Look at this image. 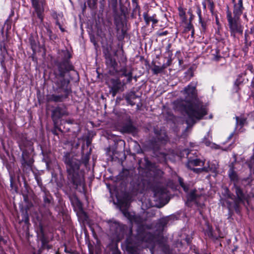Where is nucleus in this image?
<instances>
[{
    "instance_id": "1",
    "label": "nucleus",
    "mask_w": 254,
    "mask_h": 254,
    "mask_svg": "<svg viewBox=\"0 0 254 254\" xmlns=\"http://www.w3.org/2000/svg\"><path fill=\"white\" fill-rule=\"evenodd\" d=\"M72 54L68 50H62L61 58L55 62L53 89L55 93L49 98V101L54 102H63L72 92L71 80L78 82V72L71 61Z\"/></svg>"
},
{
    "instance_id": "2",
    "label": "nucleus",
    "mask_w": 254,
    "mask_h": 254,
    "mask_svg": "<svg viewBox=\"0 0 254 254\" xmlns=\"http://www.w3.org/2000/svg\"><path fill=\"white\" fill-rule=\"evenodd\" d=\"M185 101L178 103L177 106L184 111L188 116L186 124L190 126L194 125L196 120H201L208 114L206 105L198 99L195 84L190 82L184 88Z\"/></svg>"
},
{
    "instance_id": "3",
    "label": "nucleus",
    "mask_w": 254,
    "mask_h": 254,
    "mask_svg": "<svg viewBox=\"0 0 254 254\" xmlns=\"http://www.w3.org/2000/svg\"><path fill=\"white\" fill-rule=\"evenodd\" d=\"M89 153L82 156V161L74 157L68 152L64 153L63 161L65 165L66 173V184L70 188L77 190L84 182V172L80 169L82 163L86 165L89 160Z\"/></svg>"
},
{
    "instance_id": "4",
    "label": "nucleus",
    "mask_w": 254,
    "mask_h": 254,
    "mask_svg": "<svg viewBox=\"0 0 254 254\" xmlns=\"http://www.w3.org/2000/svg\"><path fill=\"white\" fill-rule=\"evenodd\" d=\"M244 0H237V2L233 5V13L228 9L226 11V18L228 23L231 37L235 38L236 34L242 35L243 26L239 20L241 16L245 9L243 3Z\"/></svg>"
},
{
    "instance_id": "5",
    "label": "nucleus",
    "mask_w": 254,
    "mask_h": 254,
    "mask_svg": "<svg viewBox=\"0 0 254 254\" xmlns=\"http://www.w3.org/2000/svg\"><path fill=\"white\" fill-rule=\"evenodd\" d=\"M20 150L22 152L20 162L23 171L27 172L31 171L34 162L33 156L32 155V152L34 151V149H30L26 147Z\"/></svg>"
},
{
    "instance_id": "6",
    "label": "nucleus",
    "mask_w": 254,
    "mask_h": 254,
    "mask_svg": "<svg viewBox=\"0 0 254 254\" xmlns=\"http://www.w3.org/2000/svg\"><path fill=\"white\" fill-rule=\"evenodd\" d=\"M109 228V231L111 235L117 238L124 236L127 227L126 225L120 223L114 219L106 221Z\"/></svg>"
},
{
    "instance_id": "7",
    "label": "nucleus",
    "mask_w": 254,
    "mask_h": 254,
    "mask_svg": "<svg viewBox=\"0 0 254 254\" xmlns=\"http://www.w3.org/2000/svg\"><path fill=\"white\" fill-rule=\"evenodd\" d=\"M36 219L39 222L38 227L37 230V236L39 241L41 242V249L42 250H50L52 249V246L49 245V239L47 236L45 235L44 228L41 222L43 218V214H37Z\"/></svg>"
},
{
    "instance_id": "8",
    "label": "nucleus",
    "mask_w": 254,
    "mask_h": 254,
    "mask_svg": "<svg viewBox=\"0 0 254 254\" xmlns=\"http://www.w3.org/2000/svg\"><path fill=\"white\" fill-rule=\"evenodd\" d=\"M127 83L121 81L119 77L110 78L108 87L112 96L114 97L118 93L123 92Z\"/></svg>"
},
{
    "instance_id": "9",
    "label": "nucleus",
    "mask_w": 254,
    "mask_h": 254,
    "mask_svg": "<svg viewBox=\"0 0 254 254\" xmlns=\"http://www.w3.org/2000/svg\"><path fill=\"white\" fill-rule=\"evenodd\" d=\"M42 191L44 193L43 205L46 209L44 215L47 218L53 219L54 217L52 215V213L50 210V208L54 204V198L47 189Z\"/></svg>"
},
{
    "instance_id": "10",
    "label": "nucleus",
    "mask_w": 254,
    "mask_h": 254,
    "mask_svg": "<svg viewBox=\"0 0 254 254\" xmlns=\"http://www.w3.org/2000/svg\"><path fill=\"white\" fill-rule=\"evenodd\" d=\"M131 199L132 195L127 191H125L121 195L118 196L117 197V204L120 210L129 208Z\"/></svg>"
},
{
    "instance_id": "11",
    "label": "nucleus",
    "mask_w": 254,
    "mask_h": 254,
    "mask_svg": "<svg viewBox=\"0 0 254 254\" xmlns=\"http://www.w3.org/2000/svg\"><path fill=\"white\" fill-rule=\"evenodd\" d=\"M30 1L38 18L41 20V22H43L44 20V6L46 4V0H30Z\"/></svg>"
},
{
    "instance_id": "12",
    "label": "nucleus",
    "mask_w": 254,
    "mask_h": 254,
    "mask_svg": "<svg viewBox=\"0 0 254 254\" xmlns=\"http://www.w3.org/2000/svg\"><path fill=\"white\" fill-rule=\"evenodd\" d=\"M105 64L109 69V73L111 75H116L118 73V64L113 55L104 57Z\"/></svg>"
},
{
    "instance_id": "13",
    "label": "nucleus",
    "mask_w": 254,
    "mask_h": 254,
    "mask_svg": "<svg viewBox=\"0 0 254 254\" xmlns=\"http://www.w3.org/2000/svg\"><path fill=\"white\" fill-rule=\"evenodd\" d=\"M68 115L67 108L63 104L61 106L56 107L52 112V119L54 124L57 123L59 120L63 117Z\"/></svg>"
},
{
    "instance_id": "14",
    "label": "nucleus",
    "mask_w": 254,
    "mask_h": 254,
    "mask_svg": "<svg viewBox=\"0 0 254 254\" xmlns=\"http://www.w3.org/2000/svg\"><path fill=\"white\" fill-rule=\"evenodd\" d=\"M197 190L194 189L190 190V191L187 194V202L186 204L190 206V203L191 202H194L196 206L197 207H200L201 208L204 206L203 203H200L198 201V198L201 196L200 194H197Z\"/></svg>"
},
{
    "instance_id": "15",
    "label": "nucleus",
    "mask_w": 254,
    "mask_h": 254,
    "mask_svg": "<svg viewBox=\"0 0 254 254\" xmlns=\"http://www.w3.org/2000/svg\"><path fill=\"white\" fill-rule=\"evenodd\" d=\"M112 8L113 13L114 23L115 27L124 26V15L120 13L117 8V0H115L112 3Z\"/></svg>"
},
{
    "instance_id": "16",
    "label": "nucleus",
    "mask_w": 254,
    "mask_h": 254,
    "mask_svg": "<svg viewBox=\"0 0 254 254\" xmlns=\"http://www.w3.org/2000/svg\"><path fill=\"white\" fill-rule=\"evenodd\" d=\"M15 139L19 150H22V148L28 147L29 141L27 138V135L26 133L17 132L15 135Z\"/></svg>"
},
{
    "instance_id": "17",
    "label": "nucleus",
    "mask_w": 254,
    "mask_h": 254,
    "mask_svg": "<svg viewBox=\"0 0 254 254\" xmlns=\"http://www.w3.org/2000/svg\"><path fill=\"white\" fill-rule=\"evenodd\" d=\"M74 210L75 211L83 207V204L75 192H66Z\"/></svg>"
},
{
    "instance_id": "18",
    "label": "nucleus",
    "mask_w": 254,
    "mask_h": 254,
    "mask_svg": "<svg viewBox=\"0 0 254 254\" xmlns=\"http://www.w3.org/2000/svg\"><path fill=\"white\" fill-rule=\"evenodd\" d=\"M118 72L117 74H120V77H126L127 78L126 81L127 83H129L131 82L133 79L132 70H129L128 71L127 66L125 65L120 69L118 68Z\"/></svg>"
},
{
    "instance_id": "19",
    "label": "nucleus",
    "mask_w": 254,
    "mask_h": 254,
    "mask_svg": "<svg viewBox=\"0 0 254 254\" xmlns=\"http://www.w3.org/2000/svg\"><path fill=\"white\" fill-rule=\"evenodd\" d=\"M123 132L126 133L131 134L132 136H135L138 133V129L133 125L131 122L126 124L122 127Z\"/></svg>"
},
{
    "instance_id": "20",
    "label": "nucleus",
    "mask_w": 254,
    "mask_h": 254,
    "mask_svg": "<svg viewBox=\"0 0 254 254\" xmlns=\"http://www.w3.org/2000/svg\"><path fill=\"white\" fill-rule=\"evenodd\" d=\"M234 190L237 196L235 199L243 202H245L247 200L246 194L244 192L243 189L240 186L234 183L233 187V190Z\"/></svg>"
},
{
    "instance_id": "21",
    "label": "nucleus",
    "mask_w": 254,
    "mask_h": 254,
    "mask_svg": "<svg viewBox=\"0 0 254 254\" xmlns=\"http://www.w3.org/2000/svg\"><path fill=\"white\" fill-rule=\"evenodd\" d=\"M143 17L147 26L149 25L150 22H152L153 27L158 23L159 20L157 18L156 14H154L152 16H150L147 12H145L143 14Z\"/></svg>"
},
{
    "instance_id": "22",
    "label": "nucleus",
    "mask_w": 254,
    "mask_h": 254,
    "mask_svg": "<svg viewBox=\"0 0 254 254\" xmlns=\"http://www.w3.org/2000/svg\"><path fill=\"white\" fill-rule=\"evenodd\" d=\"M125 99L126 100L127 104L133 106L135 105V102L133 100H135L138 97L136 94L135 92L133 91L127 92L125 94H124Z\"/></svg>"
},
{
    "instance_id": "23",
    "label": "nucleus",
    "mask_w": 254,
    "mask_h": 254,
    "mask_svg": "<svg viewBox=\"0 0 254 254\" xmlns=\"http://www.w3.org/2000/svg\"><path fill=\"white\" fill-rule=\"evenodd\" d=\"M7 56L9 57L10 60H13V58L9 55L8 52H0V64L1 69L4 71H6L7 70L6 66V62L7 61Z\"/></svg>"
},
{
    "instance_id": "24",
    "label": "nucleus",
    "mask_w": 254,
    "mask_h": 254,
    "mask_svg": "<svg viewBox=\"0 0 254 254\" xmlns=\"http://www.w3.org/2000/svg\"><path fill=\"white\" fill-rule=\"evenodd\" d=\"M152 190L155 197L161 198L167 193V190L166 188L158 186L153 187Z\"/></svg>"
},
{
    "instance_id": "25",
    "label": "nucleus",
    "mask_w": 254,
    "mask_h": 254,
    "mask_svg": "<svg viewBox=\"0 0 254 254\" xmlns=\"http://www.w3.org/2000/svg\"><path fill=\"white\" fill-rule=\"evenodd\" d=\"M160 144L157 138L154 137H152L148 142V145L153 152H155L160 149Z\"/></svg>"
},
{
    "instance_id": "26",
    "label": "nucleus",
    "mask_w": 254,
    "mask_h": 254,
    "mask_svg": "<svg viewBox=\"0 0 254 254\" xmlns=\"http://www.w3.org/2000/svg\"><path fill=\"white\" fill-rule=\"evenodd\" d=\"M79 221L83 223L87 222L89 217L87 213L84 210L83 207L75 211Z\"/></svg>"
},
{
    "instance_id": "27",
    "label": "nucleus",
    "mask_w": 254,
    "mask_h": 254,
    "mask_svg": "<svg viewBox=\"0 0 254 254\" xmlns=\"http://www.w3.org/2000/svg\"><path fill=\"white\" fill-rule=\"evenodd\" d=\"M154 156L157 158L158 162L161 163H166L167 162V157L168 154L166 152H161L160 150L153 152Z\"/></svg>"
},
{
    "instance_id": "28",
    "label": "nucleus",
    "mask_w": 254,
    "mask_h": 254,
    "mask_svg": "<svg viewBox=\"0 0 254 254\" xmlns=\"http://www.w3.org/2000/svg\"><path fill=\"white\" fill-rule=\"evenodd\" d=\"M126 250L128 254H139L136 247L132 245L131 239L127 238L126 239Z\"/></svg>"
},
{
    "instance_id": "29",
    "label": "nucleus",
    "mask_w": 254,
    "mask_h": 254,
    "mask_svg": "<svg viewBox=\"0 0 254 254\" xmlns=\"http://www.w3.org/2000/svg\"><path fill=\"white\" fill-rule=\"evenodd\" d=\"M117 32V38L119 41H122L124 40L125 36L127 34L126 30L124 28V26L116 27Z\"/></svg>"
},
{
    "instance_id": "30",
    "label": "nucleus",
    "mask_w": 254,
    "mask_h": 254,
    "mask_svg": "<svg viewBox=\"0 0 254 254\" xmlns=\"http://www.w3.org/2000/svg\"><path fill=\"white\" fill-rule=\"evenodd\" d=\"M125 217L127 218L130 221H134L136 223H139V218L134 215H132L129 211L128 208L123 209L121 210Z\"/></svg>"
},
{
    "instance_id": "31",
    "label": "nucleus",
    "mask_w": 254,
    "mask_h": 254,
    "mask_svg": "<svg viewBox=\"0 0 254 254\" xmlns=\"http://www.w3.org/2000/svg\"><path fill=\"white\" fill-rule=\"evenodd\" d=\"M151 229V226L149 225L141 224L137 228L136 231L138 237L140 238L147 232L146 229Z\"/></svg>"
},
{
    "instance_id": "32",
    "label": "nucleus",
    "mask_w": 254,
    "mask_h": 254,
    "mask_svg": "<svg viewBox=\"0 0 254 254\" xmlns=\"http://www.w3.org/2000/svg\"><path fill=\"white\" fill-rule=\"evenodd\" d=\"M140 239L142 242L148 243H152L155 241V236L154 234L149 232H147L142 237H141Z\"/></svg>"
},
{
    "instance_id": "33",
    "label": "nucleus",
    "mask_w": 254,
    "mask_h": 254,
    "mask_svg": "<svg viewBox=\"0 0 254 254\" xmlns=\"http://www.w3.org/2000/svg\"><path fill=\"white\" fill-rule=\"evenodd\" d=\"M201 163L202 164V165H203L204 164V162H202L200 159H189L187 164V167L188 169H190L191 168V166H200Z\"/></svg>"
},
{
    "instance_id": "34",
    "label": "nucleus",
    "mask_w": 254,
    "mask_h": 254,
    "mask_svg": "<svg viewBox=\"0 0 254 254\" xmlns=\"http://www.w3.org/2000/svg\"><path fill=\"white\" fill-rule=\"evenodd\" d=\"M129 176V171L127 169L124 168L119 174L117 179L120 181H125L127 180Z\"/></svg>"
},
{
    "instance_id": "35",
    "label": "nucleus",
    "mask_w": 254,
    "mask_h": 254,
    "mask_svg": "<svg viewBox=\"0 0 254 254\" xmlns=\"http://www.w3.org/2000/svg\"><path fill=\"white\" fill-rule=\"evenodd\" d=\"M112 48L113 46L112 43L107 44L105 45L102 46L103 54L104 57L112 55L111 53Z\"/></svg>"
},
{
    "instance_id": "36",
    "label": "nucleus",
    "mask_w": 254,
    "mask_h": 254,
    "mask_svg": "<svg viewBox=\"0 0 254 254\" xmlns=\"http://www.w3.org/2000/svg\"><path fill=\"white\" fill-rule=\"evenodd\" d=\"M198 22L200 25L199 29L201 32L205 33L207 28V20L202 17L198 19Z\"/></svg>"
},
{
    "instance_id": "37",
    "label": "nucleus",
    "mask_w": 254,
    "mask_h": 254,
    "mask_svg": "<svg viewBox=\"0 0 254 254\" xmlns=\"http://www.w3.org/2000/svg\"><path fill=\"white\" fill-rule=\"evenodd\" d=\"M131 1L133 6L132 14H136L138 13V15H140V7L138 3V0H131Z\"/></svg>"
},
{
    "instance_id": "38",
    "label": "nucleus",
    "mask_w": 254,
    "mask_h": 254,
    "mask_svg": "<svg viewBox=\"0 0 254 254\" xmlns=\"http://www.w3.org/2000/svg\"><path fill=\"white\" fill-rule=\"evenodd\" d=\"M208 3V7L211 15H216L218 11L215 10V4L213 0H206Z\"/></svg>"
},
{
    "instance_id": "39",
    "label": "nucleus",
    "mask_w": 254,
    "mask_h": 254,
    "mask_svg": "<svg viewBox=\"0 0 254 254\" xmlns=\"http://www.w3.org/2000/svg\"><path fill=\"white\" fill-rule=\"evenodd\" d=\"M22 220L21 221L23 222L25 225L28 226L30 225L29 222V217L27 209L23 210L21 214Z\"/></svg>"
},
{
    "instance_id": "40",
    "label": "nucleus",
    "mask_w": 254,
    "mask_h": 254,
    "mask_svg": "<svg viewBox=\"0 0 254 254\" xmlns=\"http://www.w3.org/2000/svg\"><path fill=\"white\" fill-rule=\"evenodd\" d=\"M208 165L209 167L210 172L215 174H217L219 166L218 163L208 162Z\"/></svg>"
},
{
    "instance_id": "41",
    "label": "nucleus",
    "mask_w": 254,
    "mask_h": 254,
    "mask_svg": "<svg viewBox=\"0 0 254 254\" xmlns=\"http://www.w3.org/2000/svg\"><path fill=\"white\" fill-rule=\"evenodd\" d=\"M155 137L157 138L158 140L162 144H166L168 140V136L165 132L161 134V135Z\"/></svg>"
},
{
    "instance_id": "42",
    "label": "nucleus",
    "mask_w": 254,
    "mask_h": 254,
    "mask_svg": "<svg viewBox=\"0 0 254 254\" xmlns=\"http://www.w3.org/2000/svg\"><path fill=\"white\" fill-rule=\"evenodd\" d=\"M245 202L242 201H238L236 199L234 200L233 208L234 209L236 213L238 214H240L241 212V208L240 204L241 203H244Z\"/></svg>"
},
{
    "instance_id": "43",
    "label": "nucleus",
    "mask_w": 254,
    "mask_h": 254,
    "mask_svg": "<svg viewBox=\"0 0 254 254\" xmlns=\"http://www.w3.org/2000/svg\"><path fill=\"white\" fill-rule=\"evenodd\" d=\"M228 175L231 181L237 182L238 181V176L237 174L233 169H230Z\"/></svg>"
},
{
    "instance_id": "44",
    "label": "nucleus",
    "mask_w": 254,
    "mask_h": 254,
    "mask_svg": "<svg viewBox=\"0 0 254 254\" xmlns=\"http://www.w3.org/2000/svg\"><path fill=\"white\" fill-rule=\"evenodd\" d=\"M30 45L31 46V48L32 50L33 54H35L36 52V50L37 48V42L33 37H30L29 39Z\"/></svg>"
},
{
    "instance_id": "45",
    "label": "nucleus",
    "mask_w": 254,
    "mask_h": 254,
    "mask_svg": "<svg viewBox=\"0 0 254 254\" xmlns=\"http://www.w3.org/2000/svg\"><path fill=\"white\" fill-rule=\"evenodd\" d=\"M34 176L37 185L40 188L41 191H44V190H45L47 189L43 186L41 177L36 174H35Z\"/></svg>"
},
{
    "instance_id": "46",
    "label": "nucleus",
    "mask_w": 254,
    "mask_h": 254,
    "mask_svg": "<svg viewBox=\"0 0 254 254\" xmlns=\"http://www.w3.org/2000/svg\"><path fill=\"white\" fill-rule=\"evenodd\" d=\"M49 153H50V151L48 152L44 150H42V154L43 156V161L46 163L47 165H48L51 162V159L49 157Z\"/></svg>"
},
{
    "instance_id": "47",
    "label": "nucleus",
    "mask_w": 254,
    "mask_h": 254,
    "mask_svg": "<svg viewBox=\"0 0 254 254\" xmlns=\"http://www.w3.org/2000/svg\"><path fill=\"white\" fill-rule=\"evenodd\" d=\"M151 64L152 65H153V67L152 68V71L153 72V74L157 75L159 73H161L162 72L161 67L160 66L156 65L154 61H152Z\"/></svg>"
},
{
    "instance_id": "48",
    "label": "nucleus",
    "mask_w": 254,
    "mask_h": 254,
    "mask_svg": "<svg viewBox=\"0 0 254 254\" xmlns=\"http://www.w3.org/2000/svg\"><path fill=\"white\" fill-rule=\"evenodd\" d=\"M212 52H213L212 55L214 57V59L217 61H219L220 59L222 58V56L220 55V50L219 49L218 47H216L215 49H213L212 50Z\"/></svg>"
},
{
    "instance_id": "49",
    "label": "nucleus",
    "mask_w": 254,
    "mask_h": 254,
    "mask_svg": "<svg viewBox=\"0 0 254 254\" xmlns=\"http://www.w3.org/2000/svg\"><path fill=\"white\" fill-rule=\"evenodd\" d=\"M244 79L242 78V76L241 75H239L237 78L236 79L234 82V86L236 88V91H238L240 89V85L243 83Z\"/></svg>"
},
{
    "instance_id": "50",
    "label": "nucleus",
    "mask_w": 254,
    "mask_h": 254,
    "mask_svg": "<svg viewBox=\"0 0 254 254\" xmlns=\"http://www.w3.org/2000/svg\"><path fill=\"white\" fill-rule=\"evenodd\" d=\"M206 233L207 236L211 239L214 240H218V238L213 235V230L212 227H208V229L206 231Z\"/></svg>"
},
{
    "instance_id": "51",
    "label": "nucleus",
    "mask_w": 254,
    "mask_h": 254,
    "mask_svg": "<svg viewBox=\"0 0 254 254\" xmlns=\"http://www.w3.org/2000/svg\"><path fill=\"white\" fill-rule=\"evenodd\" d=\"M121 50H122V55L120 56L119 58V62L120 63H122L125 65H126L127 63V58L126 55L125 54L124 51L123 50V47H121Z\"/></svg>"
},
{
    "instance_id": "52",
    "label": "nucleus",
    "mask_w": 254,
    "mask_h": 254,
    "mask_svg": "<svg viewBox=\"0 0 254 254\" xmlns=\"http://www.w3.org/2000/svg\"><path fill=\"white\" fill-rule=\"evenodd\" d=\"M178 9L179 16L182 18L183 21H186L187 20V16L185 10L181 6L179 7Z\"/></svg>"
},
{
    "instance_id": "53",
    "label": "nucleus",
    "mask_w": 254,
    "mask_h": 254,
    "mask_svg": "<svg viewBox=\"0 0 254 254\" xmlns=\"http://www.w3.org/2000/svg\"><path fill=\"white\" fill-rule=\"evenodd\" d=\"M120 13H122V15H124V17H126V16L128 14V9L126 6L121 3L120 5Z\"/></svg>"
},
{
    "instance_id": "54",
    "label": "nucleus",
    "mask_w": 254,
    "mask_h": 254,
    "mask_svg": "<svg viewBox=\"0 0 254 254\" xmlns=\"http://www.w3.org/2000/svg\"><path fill=\"white\" fill-rule=\"evenodd\" d=\"M237 124H238L241 127H243L246 122V119L245 118H239L236 117Z\"/></svg>"
},
{
    "instance_id": "55",
    "label": "nucleus",
    "mask_w": 254,
    "mask_h": 254,
    "mask_svg": "<svg viewBox=\"0 0 254 254\" xmlns=\"http://www.w3.org/2000/svg\"><path fill=\"white\" fill-rule=\"evenodd\" d=\"M112 254H121V252L118 248V245L117 243L115 244L111 248Z\"/></svg>"
},
{
    "instance_id": "56",
    "label": "nucleus",
    "mask_w": 254,
    "mask_h": 254,
    "mask_svg": "<svg viewBox=\"0 0 254 254\" xmlns=\"http://www.w3.org/2000/svg\"><path fill=\"white\" fill-rule=\"evenodd\" d=\"M252 33L251 32L250 30L246 29L244 33V41L251 40V35Z\"/></svg>"
},
{
    "instance_id": "57",
    "label": "nucleus",
    "mask_w": 254,
    "mask_h": 254,
    "mask_svg": "<svg viewBox=\"0 0 254 254\" xmlns=\"http://www.w3.org/2000/svg\"><path fill=\"white\" fill-rule=\"evenodd\" d=\"M97 0H88L87 4L88 6L92 9L96 8L97 7Z\"/></svg>"
},
{
    "instance_id": "58",
    "label": "nucleus",
    "mask_w": 254,
    "mask_h": 254,
    "mask_svg": "<svg viewBox=\"0 0 254 254\" xmlns=\"http://www.w3.org/2000/svg\"><path fill=\"white\" fill-rule=\"evenodd\" d=\"M0 52H8L6 48V45L4 41L0 42Z\"/></svg>"
},
{
    "instance_id": "59",
    "label": "nucleus",
    "mask_w": 254,
    "mask_h": 254,
    "mask_svg": "<svg viewBox=\"0 0 254 254\" xmlns=\"http://www.w3.org/2000/svg\"><path fill=\"white\" fill-rule=\"evenodd\" d=\"M145 165L144 167L146 169H150L153 167V164L152 162L147 158H145Z\"/></svg>"
},
{
    "instance_id": "60",
    "label": "nucleus",
    "mask_w": 254,
    "mask_h": 254,
    "mask_svg": "<svg viewBox=\"0 0 254 254\" xmlns=\"http://www.w3.org/2000/svg\"><path fill=\"white\" fill-rule=\"evenodd\" d=\"M47 32L48 33V36L51 40H55L57 38V36L56 35L53 34L52 31L50 28H47Z\"/></svg>"
},
{
    "instance_id": "61",
    "label": "nucleus",
    "mask_w": 254,
    "mask_h": 254,
    "mask_svg": "<svg viewBox=\"0 0 254 254\" xmlns=\"http://www.w3.org/2000/svg\"><path fill=\"white\" fill-rule=\"evenodd\" d=\"M211 147L215 149H221L223 151H227L228 149V148L223 149L219 145L216 144L215 143H212V145L211 146Z\"/></svg>"
},
{
    "instance_id": "62",
    "label": "nucleus",
    "mask_w": 254,
    "mask_h": 254,
    "mask_svg": "<svg viewBox=\"0 0 254 254\" xmlns=\"http://www.w3.org/2000/svg\"><path fill=\"white\" fill-rule=\"evenodd\" d=\"M172 56L173 53H170V54L168 55L167 57H166L167 58V61L166 63L167 65L170 66L171 65L173 61Z\"/></svg>"
},
{
    "instance_id": "63",
    "label": "nucleus",
    "mask_w": 254,
    "mask_h": 254,
    "mask_svg": "<svg viewBox=\"0 0 254 254\" xmlns=\"http://www.w3.org/2000/svg\"><path fill=\"white\" fill-rule=\"evenodd\" d=\"M196 13L198 16V19L202 18V14H201V10L200 5L199 4H197V5H196Z\"/></svg>"
},
{
    "instance_id": "64",
    "label": "nucleus",
    "mask_w": 254,
    "mask_h": 254,
    "mask_svg": "<svg viewBox=\"0 0 254 254\" xmlns=\"http://www.w3.org/2000/svg\"><path fill=\"white\" fill-rule=\"evenodd\" d=\"M193 28H194L193 24H192L191 21H189V22L187 24V26L185 27V31L186 32H188L190 31Z\"/></svg>"
}]
</instances>
